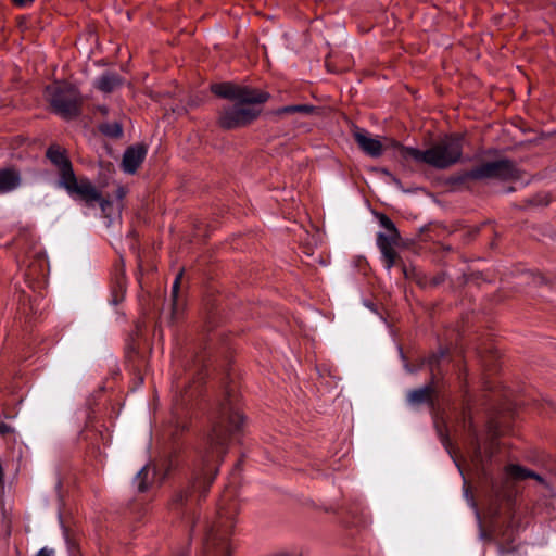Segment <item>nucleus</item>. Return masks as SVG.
I'll return each instance as SVG.
<instances>
[{"mask_svg":"<svg viewBox=\"0 0 556 556\" xmlns=\"http://www.w3.org/2000/svg\"><path fill=\"white\" fill-rule=\"evenodd\" d=\"M463 140L464 138L458 135L445 136L424 151L417 148L394 143L395 155L404 161L413 160L438 169H444L454 165L462 159Z\"/></svg>","mask_w":556,"mask_h":556,"instance_id":"nucleus-2","label":"nucleus"},{"mask_svg":"<svg viewBox=\"0 0 556 556\" xmlns=\"http://www.w3.org/2000/svg\"><path fill=\"white\" fill-rule=\"evenodd\" d=\"M125 195H126V189L124 187H118L116 190V198L118 200H123Z\"/></svg>","mask_w":556,"mask_h":556,"instance_id":"nucleus-32","label":"nucleus"},{"mask_svg":"<svg viewBox=\"0 0 556 556\" xmlns=\"http://www.w3.org/2000/svg\"><path fill=\"white\" fill-rule=\"evenodd\" d=\"M465 496H466L468 503L470 504V506L476 510L477 518H479V514H478L475 501L471 496H469L468 490H465Z\"/></svg>","mask_w":556,"mask_h":556,"instance_id":"nucleus-30","label":"nucleus"},{"mask_svg":"<svg viewBox=\"0 0 556 556\" xmlns=\"http://www.w3.org/2000/svg\"><path fill=\"white\" fill-rule=\"evenodd\" d=\"M301 258L303 263L313 268H317L318 265H325L326 263L323 256L315 255L314 249L311 245L303 247Z\"/></svg>","mask_w":556,"mask_h":556,"instance_id":"nucleus-21","label":"nucleus"},{"mask_svg":"<svg viewBox=\"0 0 556 556\" xmlns=\"http://www.w3.org/2000/svg\"><path fill=\"white\" fill-rule=\"evenodd\" d=\"M254 104L255 103H241V101H237L232 104L224 105L218 111L216 125L223 130H232L249 126L261 114V110L249 106Z\"/></svg>","mask_w":556,"mask_h":556,"instance_id":"nucleus-4","label":"nucleus"},{"mask_svg":"<svg viewBox=\"0 0 556 556\" xmlns=\"http://www.w3.org/2000/svg\"><path fill=\"white\" fill-rule=\"evenodd\" d=\"M99 131L110 138L119 139L123 136V126L121 123H103L99 125Z\"/></svg>","mask_w":556,"mask_h":556,"instance_id":"nucleus-22","label":"nucleus"},{"mask_svg":"<svg viewBox=\"0 0 556 556\" xmlns=\"http://www.w3.org/2000/svg\"><path fill=\"white\" fill-rule=\"evenodd\" d=\"M527 478H534L540 483H544V479L541 476L521 466L510 465L505 468V480L519 481Z\"/></svg>","mask_w":556,"mask_h":556,"instance_id":"nucleus-16","label":"nucleus"},{"mask_svg":"<svg viewBox=\"0 0 556 556\" xmlns=\"http://www.w3.org/2000/svg\"><path fill=\"white\" fill-rule=\"evenodd\" d=\"M236 399V386L227 379L224 382V397L207 433L201 459L193 466L188 485L176 491L168 502V508L176 511L182 521L190 523V532L199 520V514L192 506L206 496L218 473L219 465L228 453L232 435L241 431L245 420L244 415L233 407Z\"/></svg>","mask_w":556,"mask_h":556,"instance_id":"nucleus-1","label":"nucleus"},{"mask_svg":"<svg viewBox=\"0 0 556 556\" xmlns=\"http://www.w3.org/2000/svg\"><path fill=\"white\" fill-rule=\"evenodd\" d=\"M10 534H11V522L9 521L8 526H7V535H10Z\"/></svg>","mask_w":556,"mask_h":556,"instance_id":"nucleus-35","label":"nucleus"},{"mask_svg":"<svg viewBox=\"0 0 556 556\" xmlns=\"http://www.w3.org/2000/svg\"><path fill=\"white\" fill-rule=\"evenodd\" d=\"M206 326H207L208 330H212L216 326V324L214 321V315L213 314L208 315L207 320H206Z\"/></svg>","mask_w":556,"mask_h":556,"instance_id":"nucleus-31","label":"nucleus"},{"mask_svg":"<svg viewBox=\"0 0 556 556\" xmlns=\"http://www.w3.org/2000/svg\"><path fill=\"white\" fill-rule=\"evenodd\" d=\"M148 147L146 143H137L126 148L121 167L127 174H135L146 159Z\"/></svg>","mask_w":556,"mask_h":556,"instance_id":"nucleus-13","label":"nucleus"},{"mask_svg":"<svg viewBox=\"0 0 556 556\" xmlns=\"http://www.w3.org/2000/svg\"><path fill=\"white\" fill-rule=\"evenodd\" d=\"M434 389L431 384L424 386L421 388L412 390L407 394V402L410 405H419L427 403L431 400Z\"/></svg>","mask_w":556,"mask_h":556,"instance_id":"nucleus-20","label":"nucleus"},{"mask_svg":"<svg viewBox=\"0 0 556 556\" xmlns=\"http://www.w3.org/2000/svg\"><path fill=\"white\" fill-rule=\"evenodd\" d=\"M46 157L59 169L58 185L64 188L68 193L77 191L76 187L80 182L77 178L71 160L65 155V150L61 151L59 146L52 144L46 151Z\"/></svg>","mask_w":556,"mask_h":556,"instance_id":"nucleus-6","label":"nucleus"},{"mask_svg":"<svg viewBox=\"0 0 556 556\" xmlns=\"http://www.w3.org/2000/svg\"><path fill=\"white\" fill-rule=\"evenodd\" d=\"M13 3H15L16 5H25L29 2H33L34 0H12Z\"/></svg>","mask_w":556,"mask_h":556,"instance_id":"nucleus-33","label":"nucleus"},{"mask_svg":"<svg viewBox=\"0 0 556 556\" xmlns=\"http://www.w3.org/2000/svg\"><path fill=\"white\" fill-rule=\"evenodd\" d=\"M125 79L116 73L103 74L97 83V88L102 92L110 93L121 87Z\"/></svg>","mask_w":556,"mask_h":556,"instance_id":"nucleus-18","label":"nucleus"},{"mask_svg":"<svg viewBox=\"0 0 556 556\" xmlns=\"http://www.w3.org/2000/svg\"><path fill=\"white\" fill-rule=\"evenodd\" d=\"M365 305H366L367 307H369L370 309H372L371 304H369V303L365 302Z\"/></svg>","mask_w":556,"mask_h":556,"instance_id":"nucleus-37","label":"nucleus"},{"mask_svg":"<svg viewBox=\"0 0 556 556\" xmlns=\"http://www.w3.org/2000/svg\"><path fill=\"white\" fill-rule=\"evenodd\" d=\"M211 91L219 98L241 101V103H265L270 98L266 91L233 83L213 84Z\"/></svg>","mask_w":556,"mask_h":556,"instance_id":"nucleus-5","label":"nucleus"},{"mask_svg":"<svg viewBox=\"0 0 556 556\" xmlns=\"http://www.w3.org/2000/svg\"><path fill=\"white\" fill-rule=\"evenodd\" d=\"M187 429H188V427L185 424L181 426H179V425L175 426V428L170 432L173 445H172V452H170L169 456L166 459H164L160 465L154 464L152 466L153 477L159 475L162 471L160 482H162L168 476V473L178 466V454L180 452V447L178 445L177 440H178L179 435Z\"/></svg>","mask_w":556,"mask_h":556,"instance_id":"nucleus-11","label":"nucleus"},{"mask_svg":"<svg viewBox=\"0 0 556 556\" xmlns=\"http://www.w3.org/2000/svg\"><path fill=\"white\" fill-rule=\"evenodd\" d=\"M404 368H405V369H406V371H408V372H414V369H413V368H410V366H409L407 363H405V364H404Z\"/></svg>","mask_w":556,"mask_h":556,"instance_id":"nucleus-34","label":"nucleus"},{"mask_svg":"<svg viewBox=\"0 0 556 556\" xmlns=\"http://www.w3.org/2000/svg\"><path fill=\"white\" fill-rule=\"evenodd\" d=\"M354 138L358 143L359 148L369 156L378 157L382 154L383 146L382 143L371 137L367 131L363 129H356L354 132Z\"/></svg>","mask_w":556,"mask_h":556,"instance_id":"nucleus-14","label":"nucleus"},{"mask_svg":"<svg viewBox=\"0 0 556 556\" xmlns=\"http://www.w3.org/2000/svg\"><path fill=\"white\" fill-rule=\"evenodd\" d=\"M150 469H151V466L150 465H146L139 472H138V479L140 480L139 482V485H138V490L140 492H146L149 488V484H148V476H149V472H150Z\"/></svg>","mask_w":556,"mask_h":556,"instance_id":"nucleus-26","label":"nucleus"},{"mask_svg":"<svg viewBox=\"0 0 556 556\" xmlns=\"http://www.w3.org/2000/svg\"><path fill=\"white\" fill-rule=\"evenodd\" d=\"M11 432H13V429L9 425L0 421V434L4 435Z\"/></svg>","mask_w":556,"mask_h":556,"instance_id":"nucleus-29","label":"nucleus"},{"mask_svg":"<svg viewBox=\"0 0 556 556\" xmlns=\"http://www.w3.org/2000/svg\"><path fill=\"white\" fill-rule=\"evenodd\" d=\"M399 239L397 230L380 232L378 235L377 244L381 252L383 265L388 271H390L395 263L396 252L394 248L399 244Z\"/></svg>","mask_w":556,"mask_h":556,"instance_id":"nucleus-12","label":"nucleus"},{"mask_svg":"<svg viewBox=\"0 0 556 556\" xmlns=\"http://www.w3.org/2000/svg\"><path fill=\"white\" fill-rule=\"evenodd\" d=\"M516 175L514 164L507 160H500L494 162L484 163L473 168L469 176L475 179L497 178V179H511Z\"/></svg>","mask_w":556,"mask_h":556,"instance_id":"nucleus-10","label":"nucleus"},{"mask_svg":"<svg viewBox=\"0 0 556 556\" xmlns=\"http://www.w3.org/2000/svg\"><path fill=\"white\" fill-rule=\"evenodd\" d=\"M227 534L220 525L211 526L205 533V556H231L232 551Z\"/></svg>","mask_w":556,"mask_h":556,"instance_id":"nucleus-9","label":"nucleus"},{"mask_svg":"<svg viewBox=\"0 0 556 556\" xmlns=\"http://www.w3.org/2000/svg\"><path fill=\"white\" fill-rule=\"evenodd\" d=\"M469 432L471 435L470 447L467 451L466 462H468L475 469L483 468L484 462L491 459L495 451V431L492 430L488 442L481 443L478 438L473 426L469 422Z\"/></svg>","mask_w":556,"mask_h":556,"instance_id":"nucleus-7","label":"nucleus"},{"mask_svg":"<svg viewBox=\"0 0 556 556\" xmlns=\"http://www.w3.org/2000/svg\"><path fill=\"white\" fill-rule=\"evenodd\" d=\"M106 185H108L106 180H102V182H99V188H102Z\"/></svg>","mask_w":556,"mask_h":556,"instance_id":"nucleus-36","label":"nucleus"},{"mask_svg":"<svg viewBox=\"0 0 556 556\" xmlns=\"http://www.w3.org/2000/svg\"><path fill=\"white\" fill-rule=\"evenodd\" d=\"M435 427H437V431H438V434L440 437L442 444L444 445L445 450L448 452V454L453 458L455 465L457 466L460 473L463 475V469H462L460 463L455 458V456L452 452V446H451V442H450L447 433L444 432L443 428L438 424V421H435Z\"/></svg>","mask_w":556,"mask_h":556,"instance_id":"nucleus-24","label":"nucleus"},{"mask_svg":"<svg viewBox=\"0 0 556 556\" xmlns=\"http://www.w3.org/2000/svg\"><path fill=\"white\" fill-rule=\"evenodd\" d=\"M52 111L65 119L81 114V100L77 88L66 80L55 81L45 89Z\"/></svg>","mask_w":556,"mask_h":556,"instance_id":"nucleus-3","label":"nucleus"},{"mask_svg":"<svg viewBox=\"0 0 556 556\" xmlns=\"http://www.w3.org/2000/svg\"><path fill=\"white\" fill-rule=\"evenodd\" d=\"M316 110L315 106L309 104H296V105H288L278 109L275 113L277 115L286 114V113H305L311 114Z\"/></svg>","mask_w":556,"mask_h":556,"instance_id":"nucleus-23","label":"nucleus"},{"mask_svg":"<svg viewBox=\"0 0 556 556\" xmlns=\"http://www.w3.org/2000/svg\"><path fill=\"white\" fill-rule=\"evenodd\" d=\"M443 356H444V352H440V354H433L432 356L429 357L428 364H429L431 370H433V366L435 364H438L440 358Z\"/></svg>","mask_w":556,"mask_h":556,"instance_id":"nucleus-28","label":"nucleus"},{"mask_svg":"<svg viewBox=\"0 0 556 556\" xmlns=\"http://www.w3.org/2000/svg\"><path fill=\"white\" fill-rule=\"evenodd\" d=\"M380 225L386 229V232L396 230L394 223L384 215L380 217Z\"/></svg>","mask_w":556,"mask_h":556,"instance_id":"nucleus-27","label":"nucleus"},{"mask_svg":"<svg viewBox=\"0 0 556 556\" xmlns=\"http://www.w3.org/2000/svg\"><path fill=\"white\" fill-rule=\"evenodd\" d=\"M58 517L60 520L63 536L68 546L70 556H81L79 543H78L75 531L71 527H68L64 523V521L61 518L60 513H58Z\"/></svg>","mask_w":556,"mask_h":556,"instance_id":"nucleus-17","label":"nucleus"},{"mask_svg":"<svg viewBox=\"0 0 556 556\" xmlns=\"http://www.w3.org/2000/svg\"><path fill=\"white\" fill-rule=\"evenodd\" d=\"M182 276H184V269H181L178 273V275H177V277H176L175 281H174V285H173V291H172V308H173L172 318H174L176 313H177V308H178L177 300H178V293H179Z\"/></svg>","mask_w":556,"mask_h":556,"instance_id":"nucleus-25","label":"nucleus"},{"mask_svg":"<svg viewBox=\"0 0 556 556\" xmlns=\"http://www.w3.org/2000/svg\"><path fill=\"white\" fill-rule=\"evenodd\" d=\"M399 350H400L401 357L404 359V354L402 352V349L400 348Z\"/></svg>","mask_w":556,"mask_h":556,"instance_id":"nucleus-38","label":"nucleus"},{"mask_svg":"<svg viewBox=\"0 0 556 556\" xmlns=\"http://www.w3.org/2000/svg\"><path fill=\"white\" fill-rule=\"evenodd\" d=\"M77 191H71L68 194L74 199L81 201L85 205L91 207L94 203H99L104 216H109L108 211L112 207V201L109 194H103L91 181L86 177H80V182L76 187Z\"/></svg>","mask_w":556,"mask_h":556,"instance_id":"nucleus-8","label":"nucleus"},{"mask_svg":"<svg viewBox=\"0 0 556 556\" xmlns=\"http://www.w3.org/2000/svg\"><path fill=\"white\" fill-rule=\"evenodd\" d=\"M206 362L207 354L204 352H199L194 355L193 364L190 370H192V378L194 382H203L206 377Z\"/></svg>","mask_w":556,"mask_h":556,"instance_id":"nucleus-19","label":"nucleus"},{"mask_svg":"<svg viewBox=\"0 0 556 556\" xmlns=\"http://www.w3.org/2000/svg\"><path fill=\"white\" fill-rule=\"evenodd\" d=\"M22 182L21 173L14 166L0 168V193L16 189Z\"/></svg>","mask_w":556,"mask_h":556,"instance_id":"nucleus-15","label":"nucleus"}]
</instances>
